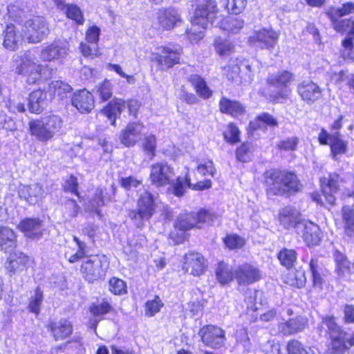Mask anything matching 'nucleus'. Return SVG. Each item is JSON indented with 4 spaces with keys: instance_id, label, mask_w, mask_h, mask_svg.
Here are the masks:
<instances>
[{
    "instance_id": "f257e3e1",
    "label": "nucleus",
    "mask_w": 354,
    "mask_h": 354,
    "mask_svg": "<svg viewBox=\"0 0 354 354\" xmlns=\"http://www.w3.org/2000/svg\"><path fill=\"white\" fill-rule=\"evenodd\" d=\"M264 183L269 196H289L301 189L302 185L295 174L275 169L264 174Z\"/></svg>"
},
{
    "instance_id": "f03ea898",
    "label": "nucleus",
    "mask_w": 354,
    "mask_h": 354,
    "mask_svg": "<svg viewBox=\"0 0 354 354\" xmlns=\"http://www.w3.org/2000/svg\"><path fill=\"white\" fill-rule=\"evenodd\" d=\"M294 80V74L287 70L270 73L266 78L268 99L273 103H283L289 97L290 91L288 87Z\"/></svg>"
},
{
    "instance_id": "7ed1b4c3",
    "label": "nucleus",
    "mask_w": 354,
    "mask_h": 354,
    "mask_svg": "<svg viewBox=\"0 0 354 354\" xmlns=\"http://www.w3.org/2000/svg\"><path fill=\"white\" fill-rule=\"evenodd\" d=\"M322 324L327 328L326 333L330 339L332 354H344L350 347L354 346V333L348 335L338 326L334 316L323 317Z\"/></svg>"
},
{
    "instance_id": "20e7f679",
    "label": "nucleus",
    "mask_w": 354,
    "mask_h": 354,
    "mask_svg": "<svg viewBox=\"0 0 354 354\" xmlns=\"http://www.w3.org/2000/svg\"><path fill=\"white\" fill-rule=\"evenodd\" d=\"M190 23L207 28L218 19L219 8L216 0H192Z\"/></svg>"
},
{
    "instance_id": "39448f33",
    "label": "nucleus",
    "mask_w": 354,
    "mask_h": 354,
    "mask_svg": "<svg viewBox=\"0 0 354 354\" xmlns=\"http://www.w3.org/2000/svg\"><path fill=\"white\" fill-rule=\"evenodd\" d=\"M63 121L59 116L48 115L29 122V130L32 136L41 142L51 140L62 129Z\"/></svg>"
},
{
    "instance_id": "423d86ee",
    "label": "nucleus",
    "mask_w": 354,
    "mask_h": 354,
    "mask_svg": "<svg viewBox=\"0 0 354 354\" xmlns=\"http://www.w3.org/2000/svg\"><path fill=\"white\" fill-rule=\"evenodd\" d=\"M156 209L157 204L153 195L145 191L140 196L136 208L129 211L128 216L134 225L140 228L144 227L146 222L149 221L156 213Z\"/></svg>"
},
{
    "instance_id": "0eeeda50",
    "label": "nucleus",
    "mask_w": 354,
    "mask_h": 354,
    "mask_svg": "<svg viewBox=\"0 0 354 354\" xmlns=\"http://www.w3.org/2000/svg\"><path fill=\"white\" fill-rule=\"evenodd\" d=\"M151 62L159 66H174L184 62L183 48L178 44L158 46L150 56Z\"/></svg>"
},
{
    "instance_id": "6e6552de",
    "label": "nucleus",
    "mask_w": 354,
    "mask_h": 354,
    "mask_svg": "<svg viewBox=\"0 0 354 354\" xmlns=\"http://www.w3.org/2000/svg\"><path fill=\"white\" fill-rule=\"evenodd\" d=\"M22 32L28 43L37 44L47 37L50 33V29L44 17L33 16L25 21Z\"/></svg>"
},
{
    "instance_id": "1a4fd4ad",
    "label": "nucleus",
    "mask_w": 354,
    "mask_h": 354,
    "mask_svg": "<svg viewBox=\"0 0 354 354\" xmlns=\"http://www.w3.org/2000/svg\"><path fill=\"white\" fill-rule=\"evenodd\" d=\"M215 219H217V216L214 213L207 209H201L196 213L180 214L175 223V227L182 231H187L194 227L201 228L203 223H213Z\"/></svg>"
},
{
    "instance_id": "9d476101",
    "label": "nucleus",
    "mask_w": 354,
    "mask_h": 354,
    "mask_svg": "<svg viewBox=\"0 0 354 354\" xmlns=\"http://www.w3.org/2000/svg\"><path fill=\"white\" fill-rule=\"evenodd\" d=\"M109 268V261L104 256H91L83 261L81 272L84 279L93 283L105 275Z\"/></svg>"
},
{
    "instance_id": "9b49d317",
    "label": "nucleus",
    "mask_w": 354,
    "mask_h": 354,
    "mask_svg": "<svg viewBox=\"0 0 354 354\" xmlns=\"http://www.w3.org/2000/svg\"><path fill=\"white\" fill-rule=\"evenodd\" d=\"M198 335L206 346L213 348L222 347L226 340L225 331L214 325L203 326L200 329Z\"/></svg>"
},
{
    "instance_id": "f8f14e48",
    "label": "nucleus",
    "mask_w": 354,
    "mask_h": 354,
    "mask_svg": "<svg viewBox=\"0 0 354 354\" xmlns=\"http://www.w3.org/2000/svg\"><path fill=\"white\" fill-rule=\"evenodd\" d=\"M333 30L346 37L342 40V46L346 50L352 51L354 48V19L352 17L330 21Z\"/></svg>"
},
{
    "instance_id": "ddd939ff",
    "label": "nucleus",
    "mask_w": 354,
    "mask_h": 354,
    "mask_svg": "<svg viewBox=\"0 0 354 354\" xmlns=\"http://www.w3.org/2000/svg\"><path fill=\"white\" fill-rule=\"evenodd\" d=\"M234 279L239 285L248 286L259 281L262 277L261 271L250 263H243L234 269Z\"/></svg>"
},
{
    "instance_id": "4468645a",
    "label": "nucleus",
    "mask_w": 354,
    "mask_h": 354,
    "mask_svg": "<svg viewBox=\"0 0 354 354\" xmlns=\"http://www.w3.org/2000/svg\"><path fill=\"white\" fill-rule=\"evenodd\" d=\"M157 22L161 30L169 31L181 24L183 19L174 8H160L157 12Z\"/></svg>"
},
{
    "instance_id": "2eb2a0df",
    "label": "nucleus",
    "mask_w": 354,
    "mask_h": 354,
    "mask_svg": "<svg viewBox=\"0 0 354 354\" xmlns=\"http://www.w3.org/2000/svg\"><path fill=\"white\" fill-rule=\"evenodd\" d=\"M279 39L278 33L272 28H263L254 31L248 37V42L252 45H258L261 48L271 49L277 44Z\"/></svg>"
},
{
    "instance_id": "dca6fc26",
    "label": "nucleus",
    "mask_w": 354,
    "mask_h": 354,
    "mask_svg": "<svg viewBox=\"0 0 354 354\" xmlns=\"http://www.w3.org/2000/svg\"><path fill=\"white\" fill-rule=\"evenodd\" d=\"M296 232L300 234L306 243L310 245H317L321 241L319 227L309 221L303 220L297 225Z\"/></svg>"
},
{
    "instance_id": "f3484780",
    "label": "nucleus",
    "mask_w": 354,
    "mask_h": 354,
    "mask_svg": "<svg viewBox=\"0 0 354 354\" xmlns=\"http://www.w3.org/2000/svg\"><path fill=\"white\" fill-rule=\"evenodd\" d=\"M173 174V169L167 162H157L151 166L149 179L151 184L161 187L169 183Z\"/></svg>"
},
{
    "instance_id": "a211bd4d",
    "label": "nucleus",
    "mask_w": 354,
    "mask_h": 354,
    "mask_svg": "<svg viewBox=\"0 0 354 354\" xmlns=\"http://www.w3.org/2000/svg\"><path fill=\"white\" fill-rule=\"evenodd\" d=\"M17 228L32 239H39L44 234L43 221L39 218H26L20 221Z\"/></svg>"
},
{
    "instance_id": "6ab92c4d",
    "label": "nucleus",
    "mask_w": 354,
    "mask_h": 354,
    "mask_svg": "<svg viewBox=\"0 0 354 354\" xmlns=\"http://www.w3.org/2000/svg\"><path fill=\"white\" fill-rule=\"evenodd\" d=\"M144 125L139 122H129L122 131L121 142L126 147L134 146L141 138Z\"/></svg>"
},
{
    "instance_id": "aec40b11",
    "label": "nucleus",
    "mask_w": 354,
    "mask_h": 354,
    "mask_svg": "<svg viewBox=\"0 0 354 354\" xmlns=\"http://www.w3.org/2000/svg\"><path fill=\"white\" fill-rule=\"evenodd\" d=\"M67 48L60 40H54L41 49L40 59L48 62L60 60L67 54Z\"/></svg>"
},
{
    "instance_id": "412c9836",
    "label": "nucleus",
    "mask_w": 354,
    "mask_h": 354,
    "mask_svg": "<svg viewBox=\"0 0 354 354\" xmlns=\"http://www.w3.org/2000/svg\"><path fill=\"white\" fill-rule=\"evenodd\" d=\"M205 268V259L200 253L189 252L185 255L183 268L185 272L199 276L203 273Z\"/></svg>"
},
{
    "instance_id": "4be33fe9",
    "label": "nucleus",
    "mask_w": 354,
    "mask_h": 354,
    "mask_svg": "<svg viewBox=\"0 0 354 354\" xmlns=\"http://www.w3.org/2000/svg\"><path fill=\"white\" fill-rule=\"evenodd\" d=\"M71 102L82 113H89L94 108L93 95L86 89L75 92L72 96Z\"/></svg>"
},
{
    "instance_id": "5701e85b",
    "label": "nucleus",
    "mask_w": 354,
    "mask_h": 354,
    "mask_svg": "<svg viewBox=\"0 0 354 354\" xmlns=\"http://www.w3.org/2000/svg\"><path fill=\"white\" fill-rule=\"evenodd\" d=\"M44 190L39 183L20 185L18 194L20 198L24 199L30 205H35L43 197Z\"/></svg>"
},
{
    "instance_id": "b1692460",
    "label": "nucleus",
    "mask_w": 354,
    "mask_h": 354,
    "mask_svg": "<svg viewBox=\"0 0 354 354\" xmlns=\"http://www.w3.org/2000/svg\"><path fill=\"white\" fill-rule=\"evenodd\" d=\"M297 91L302 100L308 104H312L322 95L320 88L312 81L305 80L297 86Z\"/></svg>"
},
{
    "instance_id": "393cba45",
    "label": "nucleus",
    "mask_w": 354,
    "mask_h": 354,
    "mask_svg": "<svg viewBox=\"0 0 354 354\" xmlns=\"http://www.w3.org/2000/svg\"><path fill=\"white\" fill-rule=\"evenodd\" d=\"M342 181L340 176L335 174H330L326 184L322 181V192L326 201L330 205H334L335 195L339 191V183Z\"/></svg>"
},
{
    "instance_id": "a878e982",
    "label": "nucleus",
    "mask_w": 354,
    "mask_h": 354,
    "mask_svg": "<svg viewBox=\"0 0 354 354\" xmlns=\"http://www.w3.org/2000/svg\"><path fill=\"white\" fill-rule=\"evenodd\" d=\"M51 97L48 98L47 92L41 89L30 93L28 97V109L31 113H40L47 106Z\"/></svg>"
},
{
    "instance_id": "bb28decb",
    "label": "nucleus",
    "mask_w": 354,
    "mask_h": 354,
    "mask_svg": "<svg viewBox=\"0 0 354 354\" xmlns=\"http://www.w3.org/2000/svg\"><path fill=\"white\" fill-rule=\"evenodd\" d=\"M48 328L52 332L55 341L62 340L72 333V325L66 319H61L59 322H50L48 324Z\"/></svg>"
},
{
    "instance_id": "cd10ccee",
    "label": "nucleus",
    "mask_w": 354,
    "mask_h": 354,
    "mask_svg": "<svg viewBox=\"0 0 354 354\" xmlns=\"http://www.w3.org/2000/svg\"><path fill=\"white\" fill-rule=\"evenodd\" d=\"M28 257L21 252L11 253L6 263V268L10 274L26 269Z\"/></svg>"
},
{
    "instance_id": "c85d7f7f",
    "label": "nucleus",
    "mask_w": 354,
    "mask_h": 354,
    "mask_svg": "<svg viewBox=\"0 0 354 354\" xmlns=\"http://www.w3.org/2000/svg\"><path fill=\"white\" fill-rule=\"evenodd\" d=\"M306 323V318L297 317L286 322L280 323L278 326V330L284 335H290L302 331L305 328Z\"/></svg>"
},
{
    "instance_id": "c756f323",
    "label": "nucleus",
    "mask_w": 354,
    "mask_h": 354,
    "mask_svg": "<svg viewBox=\"0 0 354 354\" xmlns=\"http://www.w3.org/2000/svg\"><path fill=\"white\" fill-rule=\"evenodd\" d=\"M17 246V235L8 227H0V250L4 252H12Z\"/></svg>"
},
{
    "instance_id": "7c9ffc66",
    "label": "nucleus",
    "mask_w": 354,
    "mask_h": 354,
    "mask_svg": "<svg viewBox=\"0 0 354 354\" xmlns=\"http://www.w3.org/2000/svg\"><path fill=\"white\" fill-rule=\"evenodd\" d=\"M299 212L292 207H286L279 212V221L286 228L294 227L297 231V225L301 221H299Z\"/></svg>"
},
{
    "instance_id": "2f4dec72",
    "label": "nucleus",
    "mask_w": 354,
    "mask_h": 354,
    "mask_svg": "<svg viewBox=\"0 0 354 354\" xmlns=\"http://www.w3.org/2000/svg\"><path fill=\"white\" fill-rule=\"evenodd\" d=\"M309 267L312 276L313 287L322 289L324 283L323 277L324 276L325 271L323 263L318 258L315 257L311 259Z\"/></svg>"
},
{
    "instance_id": "473e14b6",
    "label": "nucleus",
    "mask_w": 354,
    "mask_h": 354,
    "mask_svg": "<svg viewBox=\"0 0 354 354\" xmlns=\"http://www.w3.org/2000/svg\"><path fill=\"white\" fill-rule=\"evenodd\" d=\"M19 35L14 24H9L6 26L3 30V46L5 48L14 51L19 47Z\"/></svg>"
},
{
    "instance_id": "72a5a7b5",
    "label": "nucleus",
    "mask_w": 354,
    "mask_h": 354,
    "mask_svg": "<svg viewBox=\"0 0 354 354\" xmlns=\"http://www.w3.org/2000/svg\"><path fill=\"white\" fill-rule=\"evenodd\" d=\"M266 126L272 128L278 127V121L273 115L268 113H262L257 115L256 119L251 121L249 124V128L252 131L266 129Z\"/></svg>"
},
{
    "instance_id": "f704fd0d",
    "label": "nucleus",
    "mask_w": 354,
    "mask_h": 354,
    "mask_svg": "<svg viewBox=\"0 0 354 354\" xmlns=\"http://www.w3.org/2000/svg\"><path fill=\"white\" fill-rule=\"evenodd\" d=\"M126 107V101L122 99H115L109 102L102 110V113L111 122V125H115V119L120 115Z\"/></svg>"
},
{
    "instance_id": "c9c22d12",
    "label": "nucleus",
    "mask_w": 354,
    "mask_h": 354,
    "mask_svg": "<svg viewBox=\"0 0 354 354\" xmlns=\"http://www.w3.org/2000/svg\"><path fill=\"white\" fill-rule=\"evenodd\" d=\"M354 13V3L345 2L341 7H330L325 12L330 21L340 19L342 17Z\"/></svg>"
},
{
    "instance_id": "e433bc0d",
    "label": "nucleus",
    "mask_w": 354,
    "mask_h": 354,
    "mask_svg": "<svg viewBox=\"0 0 354 354\" xmlns=\"http://www.w3.org/2000/svg\"><path fill=\"white\" fill-rule=\"evenodd\" d=\"M220 110L222 113L230 114L234 117L245 113V107L238 101H232L226 97H222L219 102Z\"/></svg>"
},
{
    "instance_id": "4c0bfd02",
    "label": "nucleus",
    "mask_w": 354,
    "mask_h": 354,
    "mask_svg": "<svg viewBox=\"0 0 354 354\" xmlns=\"http://www.w3.org/2000/svg\"><path fill=\"white\" fill-rule=\"evenodd\" d=\"M73 91V88L68 83L61 80L52 81L48 85V93L50 97L57 96L62 100Z\"/></svg>"
},
{
    "instance_id": "58836bf2",
    "label": "nucleus",
    "mask_w": 354,
    "mask_h": 354,
    "mask_svg": "<svg viewBox=\"0 0 354 354\" xmlns=\"http://www.w3.org/2000/svg\"><path fill=\"white\" fill-rule=\"evenodd\" d=\"M189 82L194 86L197 94L203 99H207L212 95V91L207 86L205 80L197 74L191 75Z\"/></svg>"
},
{
    "instance_id": "ea45409f",
    "label": "nucleus",
    "mask_w": 354,
    "mask_h": 354,
    "mask_svg": "<svg viewBox=\"0 0 354 354\" xmlns=\"http://www.w3.org/2000/svg\"><path fill=\"white\" fill-rule=\"evenodd\" d=\"M334 258L336 263L335 272L339 279H344L349 276L351 272L350 263L346 256L336 250L334 253Z\"/></svg>"
},
{
    "instance_id": "a19ab883",
    "label": "nucleus",
    "mask_w": 354,
    "mask_h": 354,
    "mask_svg": "<svg viewBox=\"0 0 354 354\" xmlns=\"http://www.w3.org/2000/svg\"><path fill=\"white\" fill-rule=\"evenodd\" d=\"M93 91L96 99H99L101 102H105L112 97L113 85L109 80H104Z\"/></svg>"
},
{
    "instance_id": "79ce46f5",
    "label": "nucleus",
    "mask_w": 354,
    "mask_h": 354,
    "mask_svg": "<svg viewBox=\"0 0 354 354\" xmlns=\"http://www.w3.org/2000/svg\"><path fill=\"white\" fill-rule=\"evenodd\" d=\"M213 46L216 53L221 57H227L234 52V44L225 39L217 37L214 39Z\"/></svg>"
},
{
    "instance_id": "37998d69",
    "label": "nucleus",
    "mask_w": 354,
    "mask_h": 354,
    "mask_svg": "<svg viewBox=\"0 0 354 354\" xmlns=\"http://www.w3.org/2000/svg\"><path fill=\"white\" fill-rule=\"evenodd\" d=\"M342 218L346 234L350 237L354 236V211L350 206L343 207Z\"/></svg>"
},
{
    "instance_id": "c03bdc74",
    "label": "nucleus",
    "mask_w": 354,
    "mask_h": 354,
    "mask_svg": "<svg viewBox=\"0 0 354 354\" xmlns=\"http://www.w3.org/2000/svg\"><path fill=\"white\" fill-rule=\"evenodd\" d=\"M216 275L218 281L222 284L230 282L234 278V270L225 263H218L216 270Z\"/></svg>"
},
{
    "instance_id": "a18cd8bd",
    "label": "nucleus",
    "mask_w": 354,
    "mask_h": 354,
    "mask_svg": "<svg viewBox=\"0 0 354 354\" xmlns=\"http://www.w3.org/2000/svg\"><path fill=\"white\" fill-rule=\"evenodd\" d=\"M65 15L68 19L73 20L77 26L84 24V14L80 8L75 4H67L66 6Z\"/></svg>"
},
{
    "instance_id": "49530a36",
    "label": "nucleus",
    "mask_w": 354,
    "mask_h": 354,
    "mask_svg": "<svg viewBox=\"0 0 354 354\" xmlns=\"http://www.w3.org/2000/svg\"><path fill=\"white\" fill-rule=\"evenodd\" d=\"M113 310L112 306L107 301H103L100 304H93L90 307V312L99 319H95L93 326L94 330L96 329L97 324L104 315H106Z\"/></svg>"
},
{
    "instance_id": "de8ad7c7",
    "label": "nucleus",
    "mask_w": 354,
    "mask_h": 354,
    "mask_svg": "<svg viewBox=\"0 0 354 354\" xmlns=\"http://www.w3.org/2000/svg\"><path fill=\"white\" fill-rule=\"evenodd\" d=\"M288 354H315L314 350L306 346L297 339H292L287 344Z\"/></svg>"
},
{
    "instance_id": "09e8293b",
    "label": "nucleus",
    "mask_w": 354,
    "mask_h": 354,
    "mask_svg": "<svg viewBox=\"0 0 354 354\" xmlns=\"http://www.w3.org/2000/svg\"><path fill=\"white\" fill-rule=\"evenodd\" d=\"M206 29L198 27V25L191 24V27L186 29L185 35L191 44H197L204 37Z\"/></svg>"
},
{
    "instance_id": "8fccbe9b",
    "label": "nucleus",
    "mask_w": 354,
    "mask_h": 354,
    "mask_svg": "<svg viewBox=\"0 0 354 354\" xmlns=\"http://www.w3.org/2000/svg\"><path fill=\"white\" fill-rule=\"evenodd\" d=\"M278 259L281 265L290 269L297 261V252L294 250L284 248L279 252Z\"/></svg>"
},
{
    "instance_id": "3c124183",
    "label": "nucleus",
    "mask_w": 354,
    "mask_h": 354,
    "mask_svg": "<svg viewBox=\"0 0 354 354\" xmlns=\"http://www.w3.org/2000/svg\"><path fill=\"white\" fill-rule=\"evenodd\" d=\"M329 145L334 156L338 154L345 153L346 151L347 145L340 138L339 132L333 133V136L331 137Z\"/></svg>"
},
{
    "instance_id": "603ef678",
    "label": "nucleus",
    "mask_w": 354,
    "mask_h": 354,
    "mask_svg": "<svg viewBox=\"0 0 354 354\" xmlns=\"http://www.w3.org/2000/svg\"><path fill=\"white\" fill-rule=\"evenodd\" d=\"M42 71V68H19L17 73L26 75L28 84H35L41 78Z\"/></svg>"
},
{
    "instance_id": "864d4df0",
    "label": "nucleus",
    "mask_w": 354,
    "mask_h": 354,
    "mask_svg": "<svg viewBox=\"0 0 354 354\" xmlns=\"http://www.w3.org/2000/svg\"><path fill=\"white\" fill-rule=\"evenodd\" d=\"M80 50L85 57L94 59L100 57L102 53H100L98 45L94 46L86 41H82L79 46Z\"/></svg>"
},
{
    "instance_id": "5fc2aeb1",
    "label": "nucleus",
    "mask_w": 354,
    "mask_h": 354,
    "mask_svg": "<svg viewBox=\"0 0 354 354\" xmlns=\"http://www.w3.org/2000/svg\"><path fill=\"white\" fill-rule=\"evenodd\" d=\"M247 3V0H227L225 7L230 13L236 15L245 10Z\"/></svg>"
},
{
    "instance_id": "6e6d98bb",
    "label": "nucleus",
    "mask_w": 354,
    "mask_h": 354,
    "mask_svg": "<svg viewBox=\"0 0 354 354\" xmlns=\"http://www.w3.org/2000/svg\"><path fill=\"white\" fill-rule=\"evenodd\" d=\"M100 34V28L96 25H92L86 30L84 40L87 43L97 46L99 44Z\"/></svg>"
},
{
    "instance_id": "4d7b16f0",
    "label": "nucleus",
    "mask_w": 354,
    "mask_h": 354,
    "mask_svg": "<svg viewBox=\"0 0 354 354\" xmlns=\"http://www.w3.org/2000/svg\"><path fill=\"white\" fill-rule=\"evenodd\" d=\"M163 303L158 296L153 299L147 301L145 304V314L149 317L154 316L163 306Z\"/></svg>"
},
{
    "instance_id": "13d9d810",
    "label": "nucleus",
    "mask_w": 354,
    "mask_h": 354,
    "mask_svg": "<svg viewBox=\"0 0 354 354\" xmlns=\"http://www.w3.org/2000/svg\"><path fill=\"white\" fill-rule=\"evenodd\" d=\"M240 131L234 123H230L227 129L223 132L224 139L231 144H235L240 141Z\"/></svg>"
},
{
    "instance_id": "bf43d9fd",
    "label": "nucleus",
    "mask_w": 354,
    "mask_h": 354,
    "mask_svg": "<svg viewBox=\"0 0 354 354\" xmlns=\"http://www.w3.org/2000/svg\"><path fill=\"white\" fill-rule=\"evenodd\" d=\"M64 214L67 218H73L76 217L80 210V207L75 200L68 198L64 201Z\"/></svg>"
},
{
    "instance_id": "052dcab7",
    "label": "nucleus",
    "mask_w": 354,
    "mask_h": 354,
    "mask_svg": "<svg viewBox=\"0 0 354 354\" xmlns=\"http://www.w3.org/2000/svg\"><path fill=\"white\" fill-rule=\"evenodd\" d=\"M43 300V292L37 288L35 294L31 297L28 305V309L30 312L35 314H39L40 311V306Z\"/></svg>"
},
{
    "instance_id": "680f3d73",
    "label": "nucleus",
    "mask_w": 354,
    "mask_h": 354,
    "mask_svg": "<svg viewBox=\"0 0 354 354\" xmlns=\"http://www.w3.org/2000/svg\"><path fill=\"white\" fill-rule=\"evenodd\" d=\"M236 342L242 346L245 352L249 353L251 351V342L245 330L242 329L237 332Z\"/></svg>"
},
{
    "instance_id": "e2e57ef3",
    "label": "nucleus",
    "mask_w": 354,
    "mask_h": 354,
    "mask_svg": "<svg viewBox=\"0 0 354 354\" xmlns=\"http://www.w3.org/2000/svg\"><path fill=\"white\" fill-rule=\"evenodd\" d=\"M124 282L118 278L113 277L109 280V290L115 295H121L125 292Z\"/></svg>"
},
{
    "instance_id": "0e129e2a",
    "label": "nucleus",
    "mask_w": 354,
    "mask_h": 354,
    "mask_svg": "<svg viewBox=\"0 0 354 354\" xmlns=\"http://www.w3.org/2000/svg\"><path fill=\"white\" fill-rule=\"evenodd\" d=\"M227 247L230 249H239L244 245V240L236 234H230L224 240Z\"/></svg>"
},
{
    "instance_id": "69168bd1",
    "label": "nucleus",
    "mask_w": 354,
    "mask_h": 354,
    "mask_svg": "<svg viewBox=\"0 0 354 354\" xmlns=\"http://www.w3.org/2000/svg\"><path fill=\"white\" fill-rule=\"evenodd\" d=\"M142 181L133 176L122 177L120 179V184L122 187L126 190H130L132 188H136L140 185Z\"/></svg>"
},
{
    "instance_id": "338daca9",
    "label": "nucleus",
    "mask_w": 354,
    "mask_h": 354,
    "mask_svg": "<svg viewBox=\"0 0 354 354\" xmlns=\"http://www.w3.org/2000/svg\"><path fill=\"white\" fill-rule=\"evenodd\" d=\"M142 147L145 151L149 153L151 156H153L156 148V139L155 136L149 135L147 136L143 141Z\"/></svg>"
},
{
    "instance_id": "774afa93",
    "label": "nucleus",
    "mask_w": 354,
    "mask_h": 354,
    "mask_svg": "<svg viewBox=\"0 0 354 354\" xmlns=\"http://www.w3.org/2000/svg\"><path fill=\"white\" fill-rule=\"evenodd\" d=\"M298 142L297 137H291L281 141L278 146L281 149L294 151L297 148Z\"/></svg>"
}]
</instances>
